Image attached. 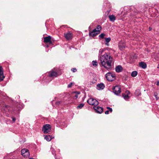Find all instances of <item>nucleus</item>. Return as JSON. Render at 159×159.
Masks as SVG:
<instances>
[{
  "label": "nucleus",
  "instance_id": "obj_1",
  "mask_svg": "<svg viewBox=\"0 0 159 159\" xmlns=\"http://www.w3.org/2000/svg\"><path fill=\"white\" fill-rule=\"evenodd\" d=\"M99 60L102 65L105 68L109 69L111 68L112 57L108 53H106L100 56Z\"/></svg>",
  "mask_w": 159,
  "mask_h": 159
},
{
  "label": "nucleus",
  "instance_id": "obj_2",
  "mask_svg": "<svg viewBox=\"0 0 159 159\" xmlns=\"http://www.w3.org/2000/svg\"><path fill=\"white\" fill-rule=\"evenodd\" d=\"M106 78L107 80L109 81H112L115 79V74L111 72H108L106 74Z\"/></svg>",
  "mask_w": 159,
  "mask_h": 159
},
{
  "label": "nucleus",
  "instance_id": "obj_3",
  "mask_svg": "<svg viewBox=\"0 0 159 159\" xmlns=\"http://www.w3.org/2000/svg\"><path fill=\"white\" fill-rule=\"evenodd\" d=\"M97 29H98V31H97L96 33L94 31L96 30V29H94L92 31L89 33V36L92 37H94L99 34L100 33V30L101 29V26L100 25H98L97 27Z\"/></svg>",
  "mask_w": 159,
  "mask_h": 159
},
{
  "label": "nucleus",
  "instance_id": "obj_4",
  "mask_svg": "<svg viewBox=\"0 0 159 159\" xmlns=\"http://www.w3.org/2000/svg\"><path fill=\"white\" fill-rule=\"evenodd\" d=\"M51 129V126L50 125L46 124L43 126L42 130L44 133H48L50 131Z\"/></svg>",
  "mask_w": 159,
  "mask_h": 159
},
{
  "label": "nucleus",
  "instance_id": "obj_5",
  "mask_svg": "<svg viewBox=\"0 0 159 159\" xmlns=\"http://www.w3.org/2000/svg\"><path fill=\"white\" fill-rule=\"evenodd\" d=\"M87 102L90 105L97 106L98 104V102L95 99L89 98L87 101Z\"/></svg>",
  "mask_w": 159,
  "mask_h": 159
},
{
  "label": "nucleus",
  "instance_id": "obj_6",
  "mask_svg": "<svg viewBox=\"0 0 159 159\" xmlns=\"http://www.w3.org/2000/svg\"><path fill=\"white\" fill-rule=\"evenodd\" d=\"M113 92L114 93L118 95L121 92V89L120 87L119 86H116L113 89Z\"/></svg>",
  "mask_w": 159,
  "mask_h": 159
},
{
  "label": "nucleus",
  "instance_id": "obj_7",
  "mask_svg": "<svg viewBox=\"0 0 159 159\" xmlns=\"http://www.w3.org/2000/svg\"><path fill=\"white\" fill-rule=\"evenodd\" d=\"M21 154L25 157H27L30 155V153L27 149H23L21 151Z\"/></svg>",
  "mask_w": 159,
  "mask_h": 159
},
{
  "label": "nucleus",
  "instance_id": "obj_8",
  "mask_svg": "<svg viewBox=\"0 0 159 159\" xmlns=\"http://www.w3.org/2000/svg\"><path fill=\"white\" fill-rule=\"evenodd\" d=\"M64 36L65 38L67 40L71 39L73 37V34L70 32L65 33Z\"/></svg>",
  "mask_w": 159,
  "mask_h": 159
},
{
  "label": "nucleus",
  "instance_id": "obj_9",
  "mask_svg": "<svg viewBox=\"0 0 159 159\" xmlns=\"http://www.w3.org/2000/svg\"><path fill=\"white\" fill-rule=\"evenodd\" d=\"M96 111L99 113H101L103 111V108L95 106L93 107Z\"/></svg>",
  "mask_w": 159,
  "mask_h": 159
},
{
  "label": "nucleus",
  "instance_id": "obj_10",
  "mask_svg": "<svg viewBox=\"0 0 159 159\" xmlns=\"http://www.w3.org/2000/svg\"><path fill=\"white\" fill-rule=\"evenodd\" d=\"M44 41L45 43H49L50 44H51L52 42L51 40V37L49 36L44 38Z\"/></svg>",
  "mask_w": 159,
  "mask_h": 159
},
{
  "label": "nucleus",
  "instance_id": "obj_11",
  "mask_svg": "<svg viewBox=\"0 0 159 159\" xmlns=\"http://www.w3.org/2000/svg\"><path fill=\"white\" fill-rule=\"evenodd\" d=\"M130 94V92L128 91H126L125 93H122V96L125 99H127L129 98V95Z\"/></svg>",
  "mask_w": 159,
  "mask_h": 159
},
{
  "label": "nucleus",
  "instance_id": "obj_12",
  "mask_svg": "<svg viewBox=\"0 0 159 159\" xmlns=\"http://www.w3.org/2000/svg\"><path fill=\"white\" fill-rule=\"evenodd\" d=\"M5 76L3 75L2 69L1 66H0V81L3 80Z\"/></svg>",
  "mask_w": 159,
  "mask_h": 159
},
{
  "label": "nucleus",
  "instance_id": "obj_13",
  "mask_svg": "<svg viewBox=\"0 0 159 159\" xmlns=\"http://www.w3.org/2000/svg\"><path fill=\"white\" fill-rule=\"evenodd\" d=\"M49 75L50 77H56L57 76V74L55 71H51L49 73Z\"/></svg>",
  "mask_w": 159,
  "mask_h": 159
},
{
  "label": "nucleus",
  "instance_id": "obj_14",
  "mask_svg": "<svg viewBox=\"0 0 159 159\" xmlns=\"http://www.w3.org/2000/svg\"><path fill=\"white\" fill-rule=\"evenodd\" d=\"M104 87V86L103 84L101 83L97 85V89L99 90L103 89Z\"/></svg>",
  "mask_w": 159,
  "mask_h": 159
},
{
  "label": "nucleus",
  "instance_id": "obj_15",
  "mask_svg": "<svg viewBox=\"0 0 159 159\" xmlns=\"http://www.w3.org/2000/svg\"><path fill=\"white\" fill-rule=\"evenodd\" d=\"M123 68L122 67L120 66H118L115 68L116 71L117 72H120L122 70Z\"/></svg>",
  "mask_w": 159,
  "mask_h": 159
},
{
  "label": "nucleus",
  "instance_id": "obj_16",
  "mask_svg": "<svg viewBox=\"0 0 159 159\" xmlns=\"http://www.w3.org/2000/svg\"><path fill=\"white\" fill-rule=\"evenodd\" d=\"M109 17L111 21L114 22L116 20V17L113 15L109 16Z\"/></svg>",
  "mask_w": 159,
  "mask_h": 159
},
{
  "label": "nucleus",
  "instance_id": "obj_17",
  "mask_svg": "<svg viewBox=\"0 0 159 159\" xmlns=\"http://www.w3.org/2000/svg\"><path fill=\"white\" fill-rule=\"evenodd\" d=\"M139 66L143 69H145L147 67L146 64L143 62H141L139 63Z\"/></svg>",
  "mask_w": 159,
  "mask_h": 159
},
{
  "label": "nucleus",
  "instance_id": "obj_18",
  "mask_svg": "<svg viewBox=\"0 0 159 159\" xmlns=\"http://www.w3.org/2000/svg\"><path fill=\"white\" fill-rule=\"evenodd\" d=\"M105 50V49H102V48H101L99 50V54H98L99 57H100V56L103 55H102V54L103 53V52H104Z\"/></svg>",
  "mask_w": 159,
  "mask_h": 159
},
{
  "label": "nucleus",
  "instance_id": "obj_19",
  "mask_svg": "<svg viewBox=\"0 0 159 159\" xmlns=\"http://www.w3.org/2000/svg\"><path fill=\"white\" fill-rule=\"evenodd\" d=\"M44 139L48 141H50L52 139V137L51 135H46L45 136Z\"/></svg>",
  "mask_w": 159,
  "mask_h": 159
},
{
  "label": "nucleus",
  "instance_id": "obj_20",
  "mask_svg": "<svg viewBox=\"0 0 159 159\" xmlns=\"http://www.w3.org/2000/svg\"><path fill=\"white\" fill-rule=\"evenodd\" d=\"M105 41L106 42V43H105V45L108 46L109 45L108 43L110 41L111 39L109 37L107 38H105Z\"/></svg>",
  "mask_w": 159,
  "mask_h": 159
},
{
  "label": "nucleus",
  "instance_id": "obj_21",
  "mask_svg": "<svg viewBox=\"0 0 159 159\" xmlns=\"http://www.w3.org/2000/svg\"><path fill=\"white\" fill-rule=\"evenodd\" d=\"M125 45L124 44H122L121 43H120L119 45V47L121 50H123L125 48Z\"/></svg>",
  "mask_w": 159,
  "mask_h": 159
},
{
  "label": "nucleus",
  "instance_id": "obj_22",
  "mask_svg": "<svg viewBox=\"0 0 159 159\" xmlns=\"http://www.w3.org/2000/svg\"><path fill=\"white\" fill-rule=\"evenodd\" d=\"M138 73L136 71H134L132 72L131 74V75L132 76L134 77L136 76L137 75Z\"/></svg>",
  "mask_w": 159,
  "mask_h": 159
},
{
  "label": "nucleus",
  "instance_id": "obj_23",
  "mask_svg": "<svg viewBox=\"0 0 159 159\" xmlns=\"http://www.w3.org/2000/svg\"><path fill=\"white\" fill-rule=\"evenodd\" d=\"M92 64L94 66H97L98 65V63L97 61H93L92 62Z\"/></svg>",
  "mask_w": 159,
  "mask_h": 159
},
{
  "label": "nucleus",
  "instance_id": "obj_24",
  "mask_svg": "<svg viewBox=\"0 0 159 159\" xmlns=\"http://www.w3.org/2000/svg\"><path fill=\"white\" fill-rule=\"evenodd\" d=\"M84 104L83 103H81V104H80L79 105H78V106H77V109H81V108L82 107H83V106H84Z\"/></svg>",
  "mask_w": 159,
  "mask_h": 159
},
{
  "label": "nucleus",
  "instance_id": "obj_25",
  "mask_svg": "<svg viewBox=\"0 0 159 159\" xmlns=\"http://www.w3.org/2000/svg\"><path fill=\"white\" fill-rule=\"evenodd\" d=\"M135 94L136 95H137V96L139 95L140 94L139 90H136L135 92Z\"/></svg>",
  "mask_w": 159,
  "mask_h": 159
},
{
  "label": "nucleus",
  "instance_id": "obj_26",
  "mask_svg": "<svg viewBox=\"0 0 159 159\" xmlns=\"http://www.w3.org/2000/svg\"><path fill=\"white\" fill-rule=\"evenodd\" d=\"M105 34H104L102 33L99 35V37L102 39L103 38L104 36H105Z\"/></svg>",
  "mask_w": 159,
  "mask_h": 159
},
{
  "label": "nucleus",
  "instance_id": "obj_27",
  "mask_svg": "<svg viewBox=\"0 0 159 159\" xmlns=\"http://www.w3.org/2000/svg\"><path fill=\"white\" fill-rule=\"evenodd\" d=\"M73 84V83L72 82L70 83V84L68 85V88H71L72 86V85Z\"/></svg>",
  "mask_w": 159,
  "mask_h": 159
},
{
  "label": "nucleus",
  "instance_id": "obj_28",
  "mask_svg": "<svg viewBox=\"0 0 159 159\" xmlns=\"http://www.w3.org/2000/svg\"><path fill=\"white\" fill-rule=\"evenodd\" d=\"M107 109H109V111H110L111 112L112 111V109L111 108H110L109 107H107Z\"/></svg>",
  "mask_w": 159,
  "mask_h": 159
},
{
  "label": "nucleus",
  "instance_id": "obj_29",
  "mask_svg": "<svg viewBox=\"0 0 159 159\" xmlns=\"http://www.w3.org/2000/svg\"><path fill=\"white\" fill-rule=\"evenodd\" d=\"M71 70H72L73 72H75L76 71V70L75 68H73L71 69Z\"/></svg>",
  "mask_w": 159,
  "mask_h": 159
},
{
  "label": "nucleus",
  "instance_id": "obj_30",
  "mask_svg": "<svg viewBox=\"0 0 159 159\" xmlns=\"http://www.w3.org/2000/svg\"><path fill=\"white\" fill-rule=\"evenodd\" d=\"M74 93L75 94H76L78 95V94H79L80 93V92H74Z\"/></svg>",
  "mask_w": 159,
  "mask_h": 159
},
{
  "label": "nucleus",
  "instance_id": "obj_31",
  "mask_svg": "<svg viewBox=\"0 0 159 159\" xmlns=\"http://www.w3.org/2000/svg\"><path fill=\"white\" fill-rule=\"evenodd\" d=\"M109 110H107V111H106L105 112V114H108V113H109Z\"/></svg>",
  "mask_w": 159,
  "mask_h": 159
},
{
  "label": "nucleus",
  "instance_id": "obj_32",
  "mask_svg": "<svg viewBox=\"0 0 159 159\" xmlns=\"http://www.w3.org/2000/svg\"><path fill=\"white\" fill-rule=\"evenodd\" d=\"M78 95H77L76 94H75V95L74 97V98L76 99L78 98Z\"/></svg>",
  "mask_w": 159,
  "mask_h": 159
},
{
  "label": "nucleus",
  "instance_id": "obj_33",
  "mask_svg": "<svg viewBox=\"0 0 159 159\" xmlns=\"http://www.w3.org/2000/svg\"><path fill=\"white\" fill-rule=\"evenodd\" d=\"M157 85L158 86H159V81L157 82Z\"/></svg>",
  "mask_w": 159,
  "mask_h": 159
},
{
  "label": "nucleus",
  "instance_id": "obj_34",
  "mask_svg": "<svg viewBox=\"0 0 159 159\" xmlns=\"http://www.w3.org/2000/svg\"><path fill=\"white\" fill-rule=\"evenodd\" d=\"M12 120L13 121H15V120H16V119L14 118H12Z\"/></svg>",
  "mask_w": 159,
  "mask_h": 159
},
{
  "label": "nucleus",
  "instance_id": "obj_35",
  "mask_svg": "<svg viewBox=\"0 0 159 159\" xmlns=\"http://www.w3.org/2000/svg\"><path fill=\"white\" fill-rule=\"evenodd\" d=\"M155 96L156 97V98L157 99V100L158 99V98H157V95H155Z\"/></svg>",
  "mask_w": 159,
  "mask_h": 159
},
{
  "label": "nucleus",
  "instance_id": "obj_36",
  "mask_svg": "<svg viewBox=\"0 0 159 159\" xmlns=\"http://www.w3.org/2000/svg\"><path fill=\"white\" fill-rule=\"evenodd\" d=\"M95 29H96V30H95L94 31H95V32H96H96H97V31H98V29H97V28H96Z\"/></svg>",
  "mask_w": 159,
  "mask_h": 159
},
{
  "label": "nucleus",
  "instance_id": "obj_37",
  "mask_svg": "<svg viewBox=\"0 0 159 159\" xmlns=\"http://www.w3.org/2000/svg\"><path fill=\"white\" fill-rule=\"evenodd\" d=\"M157 68H159V64L158 65L157 67Z\"/></svg>",
  "mask_w": 159,
  "mask_h": 159
},
{
  "label": "nucleus",
  "instance_id": "obj_38",
  "mask_svg": "<svg viewBox=\"0 0 159 159\" xmlns=\"http://www.w3.org/2000/svg\"><path fill=\"white\" fill-rule=\"evenodd\" d=\"M29 159H33V158H30Z\"/></svg>",
  "mask_w": 159,
  "mask_h": 159
},
{
  "label": "nucleus",
  "instance_id": "obj_39",
  "mask_svg": "<svg viewBox=\"0 0 159 159\" xmlns=\"http://www.w3.org/2000/svg\"><path fill=\"white\" fill-rule=\"evenodd\" d=\"M54 138V137H53L52 138V139H53V138Z\"/></svg>",
  "mask_w": 159,
  "mask_h": 159
},
{
  "label": "nucleus",
  "instance_id": "obj_40",
  "mask_svg": "<svg viewBox=\"0 0 159 159\" xmlns=\"http://www.w3.org/2000/svg\"><path fill=\"white\" fill-rule=\"evenodd\" d=\"M149 29H150V30H151V29L150 28H149Z\"/></svg>",
  "mask_w": 159,
  "mask_h": 159
}]
</instances>
